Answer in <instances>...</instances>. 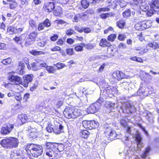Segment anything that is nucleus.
<instances>
[{"instance_id": "obj_16", "label": "nucleus", "mask_w": 159, "mask_h": 159, "mask_svg": "<svg viewBox=\"0 0 159 159\" xmlns=\"http://www.w3.org/2000/svg\"><path fill=\"white\" fill-rule=\"evenodd\" d=\"M151 148L150 147H149L146 148L143 153L141 155L142 158H145V159H149V158L148 157L149 155V152Z\"/></svg>"}, {"instance_id": "obj_13", "label": "nucleus", "mask_w": 159, "mask_h": 159, "mask_svg": "<svg viewBox=\"0 0 159 159\" xmlns=\"http://www.w3.org/2000/svg\"><path fill=\"white\" fill-rule=\"evenodd\" d=\"M116 49L114 48L113 46L110 45L107 48V57H110L111 56H114Z\"/></svg>"}, {"instance_id": "obj_9", "label": "nucleus", "mask_w": 159, "mask_h": 159, "mask_svg": "<svg viewBox=\"0 0 159 159\" xmlns=\"http://www.w3.org/2000/svg\"><path fill=\"white\" fill-rule=\"evenodd\" d=\"M83 126L85 128L89 129H95L99 125V123L95 120L84 121L83 122Z\"/></svg>"}, {"instance_id": "obj_11", "label": "nucleus", "mask_w": 159, "mask_h": 159, "mask_svg": "<svg viewBox=\"0 0 159 159\" xmlns=\"http://www.w3.org/2000/svg\"><path fill=\"white\" fill-rule=\"evenodd\" d=\"M63 126L59 124V126H55L54 127L53 125L50 124V133L52 132L55 134H59L63 132Z\"/></svg>"}, {"instance_id": "obj_49", "label": "nucleus", "mask_w": 159, "mask_h": 159, "mask_svg": "<svg viewBox=\"0 0 159 159\" xmlns=\"http://www.w3.org/2000/svg\"><path fill=\"white\" fill-rule=\"evenodd\" d=\"M121 86L125 89H126L129 87V83L127 82H124L120 84Z\"/></svg>"}, {"instance_id": "obj_34", "label": "nucleus", "mask_w": 159, "mask_h": 159, "mask_svg": "<svg viewBox=\"0 0 159 159\" xmlns=\"http://www.w3.org/2000/svg\"><path fill=\"white\" fill-rule=\"evenodd\" d=\"M150 7L151 9L153 10L155 12L159 11V7L157 6L155 4H154L153 2L151 4Z\"/></svg>"}, {"instance_id": "obj_6", "label": "nucleus", "mask_w": 159, "mask_h": 159, "mask_svg": "<svg viewBox=\"0 0 159 159\" xmlns=\"http://www.w3.org/2000/svg\"><path fill=\"white\" fill-rule=\"evenodd\" d=\"M103 102V99L99 98L96 102L91 105L87 108V112L88 113H94L97 111L100 108L102 103Z\"/></svg>"}, {"instance_id": "obj_36", "label": "nucleus", "mask_w": 159, "mask_h": 159, "mask_svg": "<svg viewBox=\"0 0 159 159\" xmlns=\"http://www.w3.org/2000/svg\"><path fill=\"white\" fill-rule=\"evenodd\" d=\"M81 45H83V46L85 47L86 48L90 50L93 48L94 47V45L89 44H85L84 43H81Z\"/></svg>"}, {"instance_id": "obj_40", "label": "nucleus", "mask_w": 159, "mask_h": 159, "mask_svg": "<svg viewBox=\"0 0 159 159\" xmlns=\"http://www.w3.org/2000/svg\"><path fill=\"white\" fill-rule=\"evenodd\" d=\"M11 62V59L10 58L4 59L2 61V63L5 65L10 64Z\"/></svg>"}, {"instance_id": "obj_55", "label": "nucleus", "mask_w": 159, "mask_h": 159, "mask_svg": "<svg viewBox=\"0 0 159 159\" xmlns=\"http://www.w3.org/2000/svg\"><path fill=\"white\" fill-rule=\"evenodd\" d=\"M16 99L19 102L22 100V97L20 94L19 93H17L16 95L14 96Z\"/></svg>"}, {"instance_id": "obj_52", "label": "nucleus", "mask_w": 159, "mask_h": 159, "mask_svg": "<svg viewBox=\"0 0 159 159\" xmlns=\"http://www.w3.org/2000/svg\"><path fill=\"white\" fill-rule=\"evenodd\" d=\"M66 66V65L64 63L58 62L57 64V67L58 69H62Z\"/></svg>"}, {"instance_id": "obj_19", "label": "nucleus", "mask_w": 159, "mask_h": 159, "mask_svg": "<svg viewBox=\"0 0 159 159\" xmlns=\"http://www.w3.org/2000/svg\"><path fill=\"white\" fill-rule=\"evenodd\" d=\"M18 118L23 124L26 123L28 120L27 116L25 114L19 115L18 116Z\"/></svg>"}, {"instance_id": "obj_27", "label": "nucleus", "mask_w": 159, "mask_h": 159, "mask_svg": "<svg viewBox=\"0 0 159 159\" xmlns=\"http://www.w3.org/2000/svg\"><path fill=\"white\" fill-rule=\"evenodd\" d=\"M33 77V76L32 74L28 75L24 77V80L29 83L32 81Z\"/></svg>"}, {"instance_id": "obj_24", "label": "nucleus", "mask_w": 159, "mask_h": 159, "mask_svg": "<svg viewBox=\"0 0 159 159\" xmlns=\"http://www.w3.org/2000/svg\"><path fill=\"white\" fill-rule=\"evenodd\" d=\"M148 45L153 49H159V43L153 42V43L150 42L148 43Z\"/></svg>"}, {"instance_id": "obj_1", "label": "nucleus", "mask_w": 159, "mask_h": 159, "mask_svg": "<svg viewBox=\"0 0 159 159\" xmlns=\"http://www.w3.org/2000/svg\"><path fill=\"white\" fill-rule=\"evenodd\" d=\"M25 150L28 154L35 157L41 155L43 150L41 145L33 143L28 144L25 148Z\"/></svg>"}, {"instance_id": "obj_3", "label": "nucleus", "mask_w": 159, "mask_h": 159, "mask_svg": "<svg viewBox=\"0 0 159 159\" xmlns=\"http://www.w3.org/2000/svg\"><path fill=\"white\" fill-rule=\"evenodd\" d=\"M18 143V139L14 137H9L2 139L0 142V144L2 147L8 149L17 147Z\"/></svg>"}, {"instance_id": "obj_37", "label": "nucleus", "mask_w": 159, "mask_h": 159, "mask_svg": "<svg viewBox=\"0 0 159 159\" xmlns=\"http://www.w3.org/2000/svg\"><path fill=\"white\" fill-rule=\"evenodd\" d=\"M37 33L35 31H34L29 35V38L32 39L33 41H35V38L37 36Z\"/></svg>"}, {"instance_id": "obj_63", "label": "nucleus", "mask_w": 159, "mask_h": 159, "mask_svg": "<svg viewBox=\"0 0 159 159\" xmlns=\"http://www.w3.org/2000/svg\"><path fill=\"white\" fill-rule=\"evenodd\" d=\"M58 38V35L57 34H55L50 37V39L52 41H55Z\"/></svg>"}, {"instance_id": "obj_54", "label": "nucleus", "mask_w": 159, "mask_h": 159, "mask_svg": "<svg viewBox=\"0 0 159 159\" xmlns=\"http://www.w3.org/2000/svg\"><path fill=\"white\" fill-rule=\"evenodd\" d=\"M14 87L16 89L18 90L19 92H22L24 90L23 88L19 84L15 85Z\"/></svg>"}, {"instance_id": "obj_62", "label": "nucleus", "mask_w": 159, "mask_h": 159, "mask_svg": "<svg viewBox=\"0 0 159 159\" xmlns=\"http://www.w3.org/2000/svg\"><path fill=\"white\" fill-rule=\"evenodd\" d=\"M91 31L90 29L89 28H83V32L84 31L85 33H89Z\"/></svg>"}, {"instance_id": "obj_23", "label": "nucleus", "mask_w": 159, "mask_h": 159, "mask_svg": "<svg viewBox=\"0 0 159 159\" xmlns=\"http://www.w3.org/2000/svg\"><path fill=\"white\" fill-rule=\"evenodd\" d=\"M80 135L81 137L86 139L90 134V133L87 130H84L80 132Z\"/></svg>"}, {"instance_id": "obj_21", "label": "nucleus", "mask_w": 159, "mask_h": 159, "mask_svg": "<svg viewBox=\"0 0 159 159\" xmlns=\"http://www.w3.org/2000/svg\"><path fill=\"white\" fill-rule=\"evenodd\" d=\"M116 26L118 27L120 29H122L125 26V22L124 20L121 19L119 20L116 21Z\"/></svg>"}, {"instance_id": "obj_25", "label": "nucleus", "mask_w": 159, "mask_h": 159, "mask_svg": "<svg viewBox=\"0 0 159 159\" xmlns=\"http://www.w3.org/2000/svg\"><path fill=\"white\" fill-rule=\"evenodd\" d=\"M145 87H141L137 92V95L141 96L143 95H145Z\"/></svg>"}, {"instance_id": "obj_53", "label": "nucleus", "mask_w": 159, "mask_h": 159, "mask_svg": "<svg viewBox=\"0 0 159 159\" xmlns=\"http://www.w3.org/2000/svg\"><path fill=\"white\" fill-rule=\"evenodd\" d=\"M74 30L73 29H69L66 31V34L67 35H71L74 34Z\"/></svg>"}, {"instance_id": "obj_7", "label": "nucleus", "mask_w": 159, "mask_h": 159, "mask_svg": "<svg viewBox=\"0 0 159 159\" xmlns=\"http://www.w3.org/2000/svg\"><path fill=\"white\" fill-rule=\"evenodd\" d=\"M104 134L106 136V139L111 141H112L113 140L118 138L117 134L115 130H113L110 127L107 128L106 129Z\"/></svg>"}, {"instance_id": "obj_39", "label": "nucleus", "mask_w": 159, "mask_h": 159, "mask_svg": "<svg viewBox=\"0 0 159 159\" xmlns=\"http://www.w3.org/2000/svg\"><path fill=\"white\" fill-rule=\"evenodd\" d=\"M16 28L11 27H9L8 29V32L11 34L16 33Z\"/></svg>"}, {"instance_id": "obj_56", "label": "nucleus", "mask_w": 159, "mask_h": 159, "mask_svg": "<svg viewBox=\"0 0 159 159\" xmlns=\"http://www.w3.org/2000/svg\"><path fill=\"white\" fill-rule=\"evenodd\" d=\"M38 82L37 81H35L34 84H32V85L31 86L30 88V90L31 91H33L36 89L38 85Z\"/></svg>"}, {"instance_id": "obj_50", "label": "nucleus", "mask_w": 159, "mask_h": 159, "mask_svg": "<svg viewBox=\"0 0 159 159\" xmlns=\"http://www.w3.org/2000/svg\"><path fill=\"white\" fill-rule=\"evenodd\" d=\"M146 15L147 16H151L154 14V11L152 9L146 11Z\"/></svg>"}, {"instance_id": "obj_51", "label": "nucleus", "mask_w": 159, "mask_h": 159, "mask_svg": "<svg viewBox=\"0 0 159 159\" xmlns=\"http://www.w3.org/2000/svg\"><path fill=\"white\" fill-rule=\"evenodd\" d=\"M83 45L82 46L77 45L75 47V49L76 51L81 52L83 50Z\"/></svg>"}, {"instance_id": "obj_4", "label": "nucleus", "mask_w": 159, "mask_h": 159, "mask_svg": "<svg viewBox=\"0 0 159 159\" xmlns=\"http://www.w3.org/2000/svg\"><path fill=\"white\" fill-rule=\"evenodd\" d=\"M64 116L68 119H75L80 115V110L70 107L65 108L63 112Z\"/></svg>"}, {"instance_id": "obj_58", "label": "nucleus", "mask_w": 159, "mask_h": 159, "mask_svg": "<svg viewBox=\"0 0 159 159\" xmlns=\"http://www.w3.org/2000/svg\"><path fill=\"white\" fill-rule=\"evenodd\" d=\"M57 144L55 143H51L50 142V149L53 150V149L57 148Z\"/></svg>"}, {"instance_id": "obj_15", "label": "nucleus", "mask_w": 159, "mask_h": 159, "mask_svg": "<svg viewBox=\"0 0 159 159\" xmlns=\"http://www.w3.org/2000/svg\"><path fill=\"white\" fill-rule=\"evenodd\" d=\"M9 80L11 82L15 83L17 82L20 83V82L21 79L18 76L11 75L9 76Z\"/></svg>"}, {"instance_id": "obj_60", "label": "nucleus", "mask_w": 159, "mask_h": 159, "mask_svg": "<svg viewBox=\"0 0 159 159\" xmlns=\"http://www.w3.org/2000/svg\"><path fill=\"white\" fill-rule=\"evenodd\" d=\"M64 147L63 145L61 144H57V149L59 151L61 152L64 150L63 149Z\"/></svg>"}, {"instance_id": "obj_14", "label": "nucleus", "mask_w": 159, "mask_h": 159, "mask_svg": "<svg viewBox=\"0 0 159 159\" xmlns=\"http://www.w3.org/2000/svg\"><path fill=\"white\" fill-rule=\"evenodd\" d=\"M43 25L48 27L50 26V22L48 19H46L43 23H41L39 24L38 27V30H43L44 28Z\"/></svg>"}, {"instance_id": "obj_57", "label": "nucleus", "mask_w": 159, "mask_h": 159, "mask_svg": "<svg viewBox=\"0 0 159 159\" xmlns=\"http://www.w3.org/2000/svg\"><path fill=\"white\" fill-rule=\"evenodd\" d=\"M20 84L24 87L26 88L28 86L29 83L25 81L24 80L23 82H20Z\"/></svg>"}, {"instance_id": "obj_59", "label": "nucleus", "mask_w": 159, "mask_h": 159, "mask_svg": "<svg viewBox=\"0 0 159 159\" xmlns=\"http://www.w3.org/2000/svg\"><path fill=\"white\" fill-rule=\"evenodd\" d=\"M126 36L125 35L123 34H119L118 37V39L120 40H124Z\"/></svg>"}, {"instance_id": "obj_33", "label": "nucleus", "mask_w": 159, "mask_h": 159, "mask_svg": "<svg viewBox=\"0 0 159 159\" xmlns=\"http://www.w3.org/2000/svg\"><path fill=\"white\" fill-rule=\"evenodd\" d=\"M127 120L126 117H125L120 120V123L122 126L124 127H125L126 126L127 124Z\"/></svg>"}, {"instance_id": "obj_5", "label": "nucleus", "mask_w": 159, "mask_h": 159, "mask_svg": "<svg viewBox=\"0 0 159 159\" xmlns=\"http://www.w3.org/2000/svg\"><path fill=\"white\" fill-rule=\"evenodd\" d=\"M42 67L45 68V69L50 73V66L46 63H43L42 61L39 59L35 60V61L31 64L32 69L34 71H37L41 68Z\"/></svg>"}, {"instance_id": "obj_44", "label": "nucleus", "mask_w": 159, "mask_h": 159, "mask_svg": "<svg viewBox=\"0 0 159 159\" xmlns=\"http://www.w3.org/2000/svg\"><path fill=\"white\" fill-rule=\"evenodd\" d=\"M35 41H33L32 39L29 38L26 39L25 44L26 45H29L32 44Z\"/></svg>"}, {"instance_id": "obj_12", "label": "nucleus", "mask_w": 159, "mask_h": 159, "mask_svg": "<svg viewBox=\"0 0 159 159\" xmlns=\"http://www.w3.org/2000/svg\"><path fill=\"white\" fill-rule=\"evenodd\" d=\"M112 76L118 80H120L125 77V74L121 71H117L112 74Z\"/></svg>"}, {"instance_id": "obj_26", "label": "nucleus", "mask_w": 159, "mask_h": 159, "mask_svg": "<svg viewBox=\"0 0 159 159\" xmlns=\"http://www.w3.org/2000/svg\"><path fill=\"white\" fill-rule=\"evenodd\" d=\"M81 5L84 9H86L89 6V1L86 0H82L81 2Z\"/></svg>"}, {"instance_id": "obj_47", "label": "nucleus", "mask_w": 159, "mask_h": 159, "mask_svg": "<svg viewBox=\"0 0 159 159\" xmlns=\"http://www.w3.org/2000/svg\"><path fill=\"white\" fill-rule=\"evenodd\" d=\"M116 37V35L115 34H111L109 35L107 37L108 40L110 41H113Z\"/></svg>"}, {"instance_id": "obj_29", "label": "nucleus", "mask_w": 159, "mask_h": 159, "mask_svg": "<svg viewBox=\"0 0 159 159\" xmlns=\"http://www.w3.org/2000/svg\"><path fill=\"white\" fill-rule=\"evenodd\" d=\"M11 157L12 159H27L25 157H24L21 156H18L16 154L13 153L11 155Z\"/></svg>"}, {"instance_id": "obj_30", "label": "nucleus", "mask_w": 159, "mask_h": 159, "mask_svg": "<svg viewBox=\"0 0 159 159\" xmlns=\"http://www.w3.org/2000/svg\"><path fill=\"white\" fill-rule=\"evenodd\" d=\"M13 40L17 44H21L22 43V39L21 36H16L13 39Z\"/></svg>"}, {"instance_id": "obj_61", "label": "nucleus", "mask_w": 159, "mask_h": 159, "mask_svg": "<svg viewBox=\"0 0 159 159\" xmlns=\"http://www.w3.org/2000/svg\"><path fill=\"white\" fill-rule=\"evenodd\" d=\"M73 48H68L66 50V53L67 54L71 55L73 54Z\"/></svg>"}, {"instance_id": "obj_10", "label": "nucleus", "mask_w": 159, "mask_h": 159, "mask_svg": "<svg viewBox=\"0 0 159 159\" xmlns=\"http://www.w3.org/2000/svg\"><path fill=\"white\" fill-rule=\"evenodd\" d=\"M14 126L13 124H4L2 127L1 133L4 135H6L10 133L12 130Z\"/></svg>"}, {"instance_id": "obj_31", "label": "nucleus", "mask_w": 159, "mask_h": 159, "mask_svg": "<svg viewBox=\"0 0 159 159\" xmlns=\"http://www.w3.org/2000/svg\"><path fill=\"white\" fill-rule=\"evenodd\" d=\"M30 52L34 56L44 54V52L42 51H37L34 50H32L30 51Z\"/></svg>"}, {"instance_id": "obj_43", "label": "nucleus", "mask_w": 159, "mask_h": 159, "mask_svg": "<svg viewBox=\"0 0 159 159\" xmlns=\"http://www.w3.org/2000/svg\"><path fill=\"white\" fill-rule=\"evenodd\" d=\"M49 5L50 3L46 2L45 3L43 7V9L48 12H49Z\"/></svg>"}, {"instance_id": "obj_41", "label": "nucleus", "mask_w": 159, "mask_h": 159, "mask_svg": "<svg viewBox=\"0 0 159 159\" xmlns=\"http://www.w3.org/2000/svg\"><path fill=\"white\" fill-rule=\"evenodd\" d=\"M116 3L120 4V6L123 7L126 6V2L123 0H116Z\"/></svg>"}, {"instance_id": "obj_45", "label": "nucleus", "mask_w": 159, "mask_h": 159, "mask_svg": "<svg viewBox=\"0 0 159 159\" xmlns=\"http://www.w3.org/2000/svg\"><path fill=\"white\" fill-rule=\"evenodd\" d=\"M131 59L136 61L137 62L142 63L143 62V61L142 59L140 57H131Z\"/></svg>"}, {"instance_id": "obj_46", "label": "nucleus", "mask_w": 159, "mask_h": 159, "mask_svg": "<svg viewBox=\"0 0 159 159\" xmlns=\"http://www.w3.org/2000/svg\"><path fill=\"white\" fill-rule=\"evenodd\" d=\"M130 11L129 10H125L123 13V15L125 18L129 17L130 15Z\"/></svg>"}, {"instance_id": "obj_48", "label": "nucleus", "mask_w": 159, "mask_h": 159, "mask_svg": "<svg viewBox=\"0 0 159 159\" xmlns=\"http://www.w3.org/2000/svg\"><path fill=\"white\" fill-rule=\"evenodd\" d=\"M82 16H83L82 14L81 15L77 14L75 15L74 18V20L73 21L76 22H78L79 20V18H82Z\"/></svg>"}, {"instance_id": "obj_32", "label": "nucleus", "mask_w": 159, "mask_h": 159, "mask_svg": "<svg viewBox=\"0 0 159 159\" xmlns=\"http://www.w3.org/2000/svg\"><path fill=\"white\" fill-rule=\"evenodd\" d=\"M63 102L62 101L59 100H57L54 103L55 107L57 108H59L62 105Z\"/></svg>"}, {"instance_id": "obj_18", "label": "nucleus", "mask_w": 159, "mask_h": 159, "mask_svg": "<svg viewBox=\"0 0 159 159\" xmlns=\"http://www.w3.org/2000/svg\"><path fill=\"white\" fill-rule=\"evenodd\" d=\"M141 27L144 29H146L150 27L151 25V22L150 20H147L143 21L141 25Z\"/></svg>"}, {"instance_id": "obj_64", "label": "nucleus", "mask_w": 159, "mask_h": 159, "mask_svg": "<svg viewBox=\"0 0 159 159\" xmlns=\"http://www.w3.org/2000/svg\"><path fill=\"white\" fill-rule=\"evenodd\" d=\"M23 69H20V70H16V72L18 73V74L20 75H22L25 73V72L23 71Z\"/></svg>"}, {"instance_id": "obj_38", "label": "nucleus", "mask_w": 159, "mask_h": 159, "mask_svg": "<svg viewBox=\"0 0 159 159\" xmlns=\"http://www.w3.org/2000/svg\"><path fill=\"white\" fill-rule=\"evenodd\" d=\"M54 22L57 25H63L67 23L66 21L61 19H57L55 20L54 21Z\"/></svg>"}, {"instance_id": "obj_2", "label": "nucleus", "mask_w": 159, "mask_h": 159, "mask_svg": "<svg viewBox=\"0 0 159 159\" xmlns=\"http://www.w3.org/2000/svg\"><path fill=\"white\" fill-rule=\"evenodd\" d=\"M135 140L137 143V148L134 147L129 149L126 151L127 154L129 157H131L133 155L137 156L141 148L143 146V144L142 142V138L139 133L137 132L135 134Z\"/></svg>"}, {"instance_id": "obj_28", "label": "nucleus", "mask_w": 159, "mask_h": 159, "mask_svg": "<svg viewBox=\"0 0 159 159\" xmlns=\"http://www.w3.org/2000/svg\"><path fill=\"white\" fill-rule=\"evenodd\" d=\"M112 16V14L111 13H105L101 14L100 17L102 19H106L107 18Z\"/></svg>"}, {"instance_id": "obj_20", "label": "nucleus", "mask_w": 159, "mask_h": 159, "mask_svg": "<svg viewBox=\"0 0 159 159\" xmlns=\"http://www.w3.org/2000/svg\"><path fill=\"white\" fill-rule=\"evenodd\" d=\"M115 105V103H112L110 102H105L104 105L105 107L109 109L111 111L114 108Z\"/></svg>"}, {"instance_id": "obj_17", "label": "nucleus", "mask_w": 159, "mask_h": 159, "mask_svg": "<svg viewBox=\"0 0 159 159\" xmlns=\"http://www.w3.org/2000/svg\"><path fill=\"white\" fill-rule=\"evenodd\" d=\"M139 7L141 10L144 11H146L149 8L148 5L145 2L140 3Z\"/></svg>"}, {"instance_id": "obj_35", "label": "nucleus", "mask_w": 159, "mask_h": 159, "mask_svg": "<svg viewBox=\"0 0 159 159\" xmlns=\"http://www.w3.org/2000/svg\"><path fill=\"white\" fill-rule=\"evenodd\" d=\"M94 13V11L92 9H89L86 10L84 13L82 14L83 17L87 16L90 14H92Z\"/></svg>"}, {"instance_id": "obj_8", "label": "nucleus", "mask_w": 159, "mask_h": 159, "mask_svg": "<svg viewBox=\"0 0 159 159\" xmlns=\"http://www.w3.org/2000/svg\"><path fill=\"white\" fill-rule=\"evenodd\" d=\"M120 108L123 113L129 114L132 113L135 111V108L134 105H131L128 103H124L120 107Z\"/></svg>"}, {"instance_id": "obj_42", "label": "nucleus", "mask_w": 159, "mask_h": 159, "mask_svg": "<svg viewBox=\"0 0 159 159\" xmlns=\"http://www.w3.org/2000/svg\"><path fill=\"white\" fill-rule=\"evenodd\" d=\"M110 9L109 8L107 7H103L98 8L97 9L98 12L99 13H100L102 11H109Z\"/></svg>"}, {"instance_id": "obj_22", "label": "nucleus", "mask_w": 159, "mask_h": 159, "mask_svg": "<svg viewBox=\"0 0 159 159\" xmlns=\"http://www.w3.org/2000/svg\"><path fill=\"white\" fill-rule=\"evenodd\" d=\"M99 44L100 46L102 47L107 46L108 47L111 45L110 43L104 39H102L101 40Z\"/></svg>"}]
</instances>
